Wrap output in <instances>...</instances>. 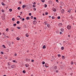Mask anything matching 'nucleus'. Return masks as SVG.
Wrapping results in <instances>:
<instances>
[{
	"instance_id": "f257e3e1",
	"label": "nucleus",
	"mask_w": 76,
	"mask_h": 76,
	"mask_svg": "<svg viewBox=\"0 0 76 76\" xmlns=\"http://www.w3.org/2000/svg\"><path fill=\"white\" fill-rule=\"evenodd\" d=\"M33 24H34V25H36V24L37 23V21L35 20L33 21Z\"/></svg>"
},
{
	"instance_id": "f03ea898",
	"label": "nucleus",
	"mask_w": 76,
	"mask_h": 76,
	"mask_svg": "<svg viewBox=\"0 0 76 76\" xmlns=\"http://www.w3.org/2000/svg\"><path fill=\"white\" fill-rule=\"evenodd\" d=\"M67 28L68 29H71V26L68 25L67 26Z\"/></svg>"
},
{
	"instance_id": "7ed1b4c3",
	"label": "nucleus",
	"mask_w": 76,
	"mask_h": 76,
	"mask_svg": "<svg viewBox=\"0 0 76 76\" xmlns=\"http://www.w3.org/2000/svg\"><path fill=\"white\" fill-rule=\"evenodd\" d=\"M11 67L12 69H14L15 67V65H13L11 66Z\"/></svg>"
},
{
	"instance_id": "20e7f679",
	"label": "nucleus",
	"mask_w": 76,
	"mask_h": 76,
	"mask_svg": "<svg viewBox=\"0 0 76 76\" xmlns=\"http://www.w3.org/2000/svg\"><path fill=\"white\" fill-rule=\"evenodd\" d=\"M26 61L27 62H28V61H31V59H29L28 58H26Z\"/></svg>"
},
{
	"instance_id": "39448f33",
	"label": "nucleus",
	"mask_w": 76,
	"mask_h": 76,
	"mask_svg": "<svg viewBox=\"0 0 76 76\" xmlns=\"http://www.w3.org/2000/svg\"><path fill=\"white\" fill-rule=\"evenodd\" d=\"M61 13H64V9H62L61 10Z\"/></svg>"
},
{
	"instance_id": "423d86ee",
	"label": "nucleus",
	"mask_w": 76,
	"mask_h": 76,
	"mask_svg": "<svg viewBox=\"0 0 76 76\" xmlns=\"http://www.w3.org/2000/svg\"><path fill=\"white\" fill-rule=\"evenodd\" d=\"M26 7V5H23L22 6L23 9H24L25 7Z\"/></svg>"
},
{
	"instance_id": "0eeeda50",
	"label": "nucleus",
	"mask_w": 76,
	"mask_h": 76,
	"mask_svg": "<svg viewBox=\"0 0 76 76\" xmlns=\"http://www.w3.org/2000/svg\"><path fill=\"white\" fill-rule=\"evenodd\" d=\"M54 69L55 70H56L57 69V66H55L54 67Z\"/></svg>"
},
{
	"instance_id": "6e6552de",
	"label": "nucleus",
	"mask_w": 76,
	"mask_h": 76,
	"mask_svg": "<svg viewBox=\"0 0 76 76\" xmlns=\"http://www.w3.org/2000/svg\"><path fill=\"white\" fill-rule=\"evenodd\" d=\"M47 65H48V64H45V67H48V66H47Z\"/></svg>"
},
{
	"instance_id": "1a4fd4ad",
	"label": "nucleus",
	"mask_w": 76,
	"mask_h": 76,
	"mask_svg": "<svg viewBox=\"0 0 76 76\" xmlns=\"http://www.w3.org/2000/svg\"><path fill=\"white\" fill-rule=\"evenodd\" d=\"M46 48V45H45L43 46V48L45 49Z\"/></svg>"
},
{
	"instance_id": "9d476101",
	"label": "nucleus",
	"mask_w": 76,
	"mask_h": 76,
	"mask_svg": "<svg viewBox=\"0 0 76 76\" xmlns=\"http://www.w3.org/2000/svg\"><path fill=\"white\" fill-rule=\"evenodd\" d=\"M26 37H29V34H26Z\"/></svg>"
},
{
	"instance_id": "9b49d317",
	"label": "nucleus",
	"mask_w": 76,
	"mask_h": 76,
	"mask_svg": "<svg viewBox=\"0 0 76 76\" xmlns=\"http://www.w3.org/2000/svg\"><path fill=\"white\" fill-rule=\"evenodd\" d=\"M26 67H29V64H26Z\"/></svg>"
},
{
	"instance_id": "f8f14e48",
	"label": "nucleus",
	"mask_w": 76,
	"mask_h": 76,
	"mask_svg": "<svg viewBox=\"0 0 76 76\" xmlns=\"http://www.w3.org/2000/svg\"><path fill=\"white\" fill-rule=\"evenodd\" d=\"M30 19V18L29 17H27L26 18V19H27V20H29Z\"/></svg>"
},
{
	"instance_id": "ddd939ff",
	"label": "nucleus",
	"mask_w": 76,
	"mask_h": 76,
	"mask_svg": "<svg viewBox=\"0 0 76 76\" xmlns=\"http://www.w3.org/2000/svg\"><path fill=\"white\" fill-rule=\"evenodd\" d=\"M56 9H55V8H53V11H54V12H56Z\"/></svg>"
},
{
	"instance_id": "4468645a",
	"label": "nucleus",
	"mask_w": 76,
	"mask_h": 76,
	"mask_svg": "<svg viewBox=\"0 0 76 76\" xmlns=\"http://www.w3.org/2000/svg\"><path fill=\"white\" fill-rule=\"evenodd\" d=\"M63 25V24L61 23H59L58 24L59 26H62Z\"/></svg>"
},
{
	"instance_id": "2eb2a0df",
	"label": "nucleus",
	"mask_w": 76,
	"mask_h": 76,
	"mask_svg": "<svg viewBox=\"0 0 76 76\" xmlns=\"http://www.w3.org/2000/svg\"><path fill=\"white\" fill-rule=\"evenodd\" d=\"M61 32H64V29L63 28L61 29Z\"/></svg>"
},
{
	"instance_id": "dca6fc26",
	"label": "nucleus",
	"mask_w": 76,
	"mask_h": 76,
	"mask_svg": "<svg viewBox=\"0 0 76 76\" xmlns=\"http://www.w3.org/2000/svg\"><path fill=\"white\" fill-rule=\"evenodd\" d=\"M62 58L63 59H65V56H62Z\"/></svg>"
},
{
	"instance_id": "f3484780",
	"label": "nucleus",
	"mask_w": 76,
	"mask_h": 76,
	"mask_svg": "<svg viewBox=\"0 0 76 76\" xmlns=\"http://www.w3.org/2000/svg\"><path fill=\"white\" fill-rule=\"evenodd\" d=\"M17 40H18V41H19V40H20V38L17 37Z\"/></svg>"
},
{
	"instance_id": "a211bd4d",
	"label": "nucleus",
	"mask_w": 76,
	"mask_h": 76,
	"mask_svg": "<svg viewBox=\"0 0 76 76\" xmlns=\"http://www.w3.org/2000/svg\"><path fill=\"white\" fill-rule=\"evenodd\" d=\"M41 1L42 3H44L45 2V0H41Z\"/></svg>"
},
{
	"instance_id": "6ab92c4d",
	"label": "nucleus",
	"mask_w": 76,
	"mask_h": 76,
	"mask_svg": "<svg viewBox=\"0 0 76 76\" xmlns=\"http://www.w3.org/2000/svg\"><path fill=\"white\" fill-rule=\"evenodd\" d=\"M61 49L62 50H64V47H62L61 48Z\"/></svg>"
},
{
	"instance_id": "aec40b11",
	"label": "nucleus",
	"mask_w": 76,
	"mask_h": 76,
	"mask_svg": "<svg viewBox=\"0 0 76 76\" xmlns=\"http://www.w3.org/2000/svg\"><path fill=\"white\" fill-rule=\"evenodd\" d=\"M47 26L48 27V28H50V24H48L47 25Z\"/></svg>"
},
{
	"instance_id": "412c9836",
	"label": "nucleus",
	"mask_w": 76,
	"mask_h": 76,
	"mask_svg": "<svg viewBox=\"0 0 76 76\" xmlns=\"http://www.w3.org/2000/svg\"><path fill=\"white\" fill-rule=\"evenodd\" d=\"M45 24V25H47V21H45L44 22Z\"/></svg>"
},
{
	"instance_id": "4be33fe9",
	"label": "nucleus",
	"mask_w": 76,
	"mask_h": 76,
	"mask_svg": "<svg viewBox=\"0 0 76 76\" xmlns=\"http://www.w3.org/2000/svg\"><path fill=\"white\" fill-rule=\"evenodd\" d=\"M17 24H19V23H20V21H17Z\"/></svg>"
},
{
	"instance_id": "5701e85b",
	"label": "nucleus",
	"mask_w": 76,
	"mask_h": 76,
	"mask_svg": "<svg viewBox=\"0 0 76 76\" xmlns=\"http://www.w3.org/2000/svg\"><path fill=\"white\" fill-rule=\"evenodd\" d=\"M23 27L25 28H26V24H25V25H24Z\"/></svg>"
},
{
	"instance_id": "b1692460",
	"label": "nucleus",
	"mask_w": 76,
	"mask_h": 76,
	"mask_svg": "<svg viewBox=\"0 0 76 76\" xmlns=\"http://www.w3.org/2000/svg\"><path fill=\"white\" fill-rule=\"evenodd\" d=\"M21 9V8L20 7H19L18 8V10H20Z\"/></svg>"
},
{
	"instance_id": "393cba45",
	"label": "nucleus",
	"mask_w": 76,
	"mask_h": 76,
	"mask_svg": "<svg viewBox=\"0 0 76 76\" xmlns=\"http://www.w3.org/2000/svg\"><path fill=\"white\" fill-rule=\"evenodd\" d=\"M1 4H2V5H3V6H5V4H4L3 3V2H1Z\"/></svg>"
},
{
	"instance_id": "a878e982",
	"label": "nucleus",
	"mask_w": 76,
	"mask_h": 76,
	"mask_svg": "<svg viewBox=\"0 0 76 76\" xmlns=\"http://www.w3.org/2000/svg\"><path fill=\"white\" fill-rule=\"evenodd\" d=\"M9 11H10V12H12V9H9Z\"/></svg>"
},
{
	"instance_id": "bb28decb",
	"label": "nucleus",
	"mask_w": 76,
	"mask_h": 76,
	"mask_svg": "<svg viewBox=\"0 0 76 76\" xmlns=\"http://www.w3.org/2000/svg\"><path fill=\"white\" fill-rule=\"evenodd\" d=\"M15 18H12V20L13 21H15Z\"/></svg>"
},
{
	"instance_id": "cd10ccee",
	"label": "nucleus",
	"mask_w": 76,
	"mask_h": 76,
	"mask_svg": "<svg viewBox=\"0 0 76 76\" xmlns=\"http://www.w3.org/2000/svg\"><path fill=\"white\" fill-rule=\"evenodd\" d=\"M71 12V10H70V9L68 11V12H69V13H70Z\"/></svg>"
},
{
	"instance_id": "c85d7f7f",
	"label": "nucleus",
	"mask_w": 76,
	"mask_h": 76,
	"mask_svg": "<svg viewBox=\"0 0 76 76\" xmlns=\"http://www.w3.org/2000/svg\"><path fill=\"white\" fill-rule=\"evenodd\" d=\"M45 14L46 15H48V12H45Z\"/></svg>"
},
{
	"instance_id": "c756f323",
	"label": "nucleus",
	"mask_w": 76,
	"mask_h": 76,
	"mask_svg": "<svg viewBox=\"0 0 76 76\" xmlns=\"http://www.w3.org/2000/svg\"><path fill=\"white\" fill-rule=\"evenodd\" d=\"M57 18L58 19H60V16H58L57 17Z\"/></svg>"
},
{
	"instance_id": "7c9ffc66",
	"label": "nucleus",
	"mask_w": 76,
	"mask_h": 76,
	"mask_svg": "<svg viewBox=\"0 0 76 76\" xmlns=\"http://www.w3.org/2000/svg\"><path fill=\"white\" fill-rule=\"evenodd\" d=\"M21 20H22V21H24V20H25V18H23L21 19Z\"/></svg>"
},
{
	"instance_id": "2f4dec72",
	"label": "nucleus",
	"mask_w": 76,
	"mask_h": 76,
	"mask_svg": "<svg viewBox=\"0 0 76 76\" xmlns=\"http://www.w3.org/2000/svg\"><path fill=\"white\" fill-rule=\"evenodd\" d=\"M2 47H4V48H6V46H5V45H2Z\"/></svg>"
},
{
	"instance_id": "473e14b6",
	"label": "nucleus",
	"mask_w": 76,
	"mask_h": 76,
	"mask_svg": "<svg viewBox=\"0 0 76 76\" xmlns=\"http://www.w3.org/2000/svg\"><path fill=\"white\" fill-rule=\"evenodd\" d=\"M23 73H26V72L25 71V70H23Z\"/></svg>"
},
{
	"instance_id": "72a5a7b5",
	"label": "nucleus",
	"mask_w": 76,
	"mask_h": 76,
	"mask_svg": "<svg viewBox=\"0 0 76 76\" xmlns=\"http://www.w3.org/2000/svg\"><path fill=\"white\" fill-rule=\"evenodd\" d=\"M42 64H45V62L43 61L42 62Z\"/></svg>"
},
{
	"instance_id": "f704fd0d",
	"label": "nucleus",
	"mask_w": 76,
	"mask_h": 76,
	"mask_svg": "<svg viewBox=\"0 0 76 76\" xmlns=\"http://www.w3.org/2000/svg\"><path fill=\"white\" fill-rule=\"evenodd\" d=\"M33 10H34V11H36V8H33Z\"/></svg>"
},
{
	"instance_id": "c9c22d12",
	"label": "nucleus",
	"mask_w": 76,
	"mask_h": 76,
	"mask_svg": "<svg viewBox=\"0 0 76 76\" xmlns=\"http://www.w3.org/2000/svg\"><path fill=\"white\" fill-rule=\"evenodd\" d=\"M55 18V17H54V16H53L52 17V19H54Z\"/></svg>"
},
{
	"instance_id": "e433bc0d",
	"label": "nucleus",
	"mask_w": 76,
	"mask_h": 76,
	"mask_svg": "<svg viewBox=\"0 0 76 76\" xmlns=\"http://www.w3.org/2000/svg\"><path fill=\"white\" fill-rule=\"evenodd\" d=\"M58 56L59 57H61V55L60 54L58 55Z\"/></svg>"
},
{
	"instance_id": "4c0bfd02",
	"label": "nucleus",
	"mask_w": 76,
	"mask_h": 76,
	"mask_svg": "<svg viewBox=\"0 0 76 76\" xmlns=\"http://www.w3.org/2000/svg\"><path fill=\"white\" fill-rule=\"evenodd\" d=\"M47 7V5L45 4V7Z\"/></svg>"
},
{
	"instance_id": "58836bf2",
	"label": "nucleus",
	"mask_w": 76,
	"mask_h": 76,
	"mask_svg": "<svg viewBox=\"0 0 76 76\" xmlns=\"http://www.w3.org/2000/svg\"><path fill=\"white\" fill-rule=\"evenodd\" d=\"M17 28L18 29H20V27H17Z\"/></svg>"
},
{
	"instance_id": "ea45409f",
	"label": "nucleus",
	"mask_w": 76,
	"mask_h": 76,
	"mask_svg": "<svg viewBox=\"0 0 76 76\" xmlns=\"http://www.w3.org/2000/svg\"><path fill=\"white\" fill-rule=\"evenodd\" d=\"M71 64H73V61H71Z\"/></svg>"
},
{
	"instance_id": "a19ab883",
	"label": "nucleus",
	"mask_w": 76,
	"mask_h": 76,
	"mask_svg": "<svg viewBox=\"0 0 76 76\" xmlns=\"http://www.w3.org/2000/svg\"><path fill=\"white\" fill-rule=\"evenodd\" d=\"M9 31V28H7L6 29V31Z\"/></svg>"
},
{
	"instance_id": "79ce46f5",
	"label": "nucleus",
	"mask_w": 76,
	"mask_h": 76,
	"mask_svg": "<svg viewBox=\"0 0 76 76\" xmlns=\"http://www.w3.org/2000/svg\"><path fill=\"white\" fill-rule=\"evenodd\" d=\"M14 26H16V24H13Z\"/></svg>"
},
{
	"instance_id": "37998d69",
	"label": "nucleus",
	"mask_w": 76,
	"mask_h": 76,
	"mask_svg": "<svg viewBox=\"0 0 76 76\" xmlns=\"http://www.w3.org/2000/svg\"><path fill=\"white\" fill-rule=\"evenodd\" d=\"M1 11H2V12L3 13H4V10H1Z\"/></svg>"
},
{
	"instance_id": "c03bdc74",
	"label": "nucleus",
	"mask_w": 76,
	"mask_h": 76,
	"mask_svg": "<svg viewBox=\"0 0 76 76\" xmlns=\"http://www.w3.org/2000/svg\"><path fill=\"white\" fill-rule=\"evenodd\" d=\"M31 15H32V14H31V13H29V16H31Z\"/></svg>"
},
{
	"instance_id": "a18cd8bd",
	"label": "nucleus",
	"mask_w": 76,
	"mask_h": 76,
	"mask_svg": "<svg viewBox=\"0 0 76 76\" xmlns=\"http://www.w3.org/2000/svg\"><path fill=\"white\" fill-rule=\"evenodd\" d=\"M13 62H14V63H16V61L14 60L12 61Z\"/></svg>"
},
{
	"instance_id": "49530a36",
	"label": "nucleus",
	"mask_w": 76,
	"mask_h": 76,
	"mask_svg": "<svg viewBox=\"0 0 76 76\" xmlns=\"http://www.w3.org/2000/svg\"><path fill=\"white\" fill-rule=\"evenodd\" d=\"M33 18H34V17H33V16H31V19H33Z\"/></svg>"
},
{
	"instance_id": "de8ad7c7",
	"label": "nucleus",
	"mask_w": 76,
	"mask_h": 76,
	"mask_svg": "<svg viewBox=\"0 0 76 76\" xmlns=\"http://www.w3.org/2000/svg\"><path fill=\"white\" fill-rule=\"evenodd\" d=\"M34 20H36L37 19V18L36 17H34Z\"/></svg>"
},
{
	"instance_id": "09e8293b",
	"label": "nucleus",
	"mask_w": 76,
	"mask_h": 76,
	"mask_svg": "<svg viewBox=\"0 0 76 76\" xmlns=\"http://www.w3.org/2000/svg\"><path fill=\"white\" fill-rule=\"evenodd\" d=\"M56 1L57 2V3H58V0H56Z\"/></svg>"
},
{
	"instance_id": "8fccbe9b",
	"label": "nucleus",
	"mask_w": 76,
	"mask_h": 76,
	"mask_svg": "<svg viewBox=\"0 0 76 76\" xmlns=\"http://www.w3.org/2000/svg\"><path fill=\"white\" fill-rule=\"evenodd\" d=\"M19 3L20 4H22V2L20 1L19 2Z\"/></svg>"
},
{
	"instance_id": "3c124183",
	"label": "nucleus",
	"mask_w": 76,
	"mask_h": 76,
	"mask_svg": "<svg viewBox=\"0 0 76 76\" xmlns=\"http://www.w3.org/2000/svg\"><path fill=\"white\" fill-rule=\"evenodd\" d=\"M1 54H4V53H3V52H1Z\"/></svg>"
},
{
	"instance_id": "603ef678",
	"label": "nucleus",
	"mask_w": 76,
	"mask_h": 76,
	"mask_svg": "<svg viewBox=\"0 0 76 76\" xmlns=\"http://www.w3.org/2000/svg\"><path fill=\"white\" fill-rule=\"evenodd\" d=\"M70 74V75H71V76H72V75H73V73H71Z\"/></svg>"
},
{
	"instance_id": "864d4df0",
	"label": "nucleus",
	"mask_w": 76,
	"mask_h": 76,
	"mask_svg": "<svg viewBox=\"0 0 76 76\" xmlns=\"http://www.w3.org/2000/svg\"><path fill=\"white\" fill-rule=\"evenodd\" d=\"M56 73H58V70H56Z\"/></svg>"
},
{
	"instance_id": "5fc2aeb1",
	"label": "nucleus",
	"mask_w": 76,
	"mask_h": 76,
	"mask_svg": "<svg viewBox=\"0 0 76 76\" xmlns=\"http://www.w3.org/2000/svg\"><path fill=\"white\" fill-rule=\"evenodd\" d=\"M34 60H33V59H32L31 60V62H34Z\"/></svg>"
},
{
	"instance_id": "6e6d98bb",
	"label": "nucleus",
	"mask_w": 76,
	"mask_h": 76,
	"mask_svg": "<svg viewBox=\"0 0 76 76\" xmlns=\"http://www.w3.org/2000/svg\"><path fill=\"white\" fill-rule=\"evenodd\" d=\"M33 7H35V6L34 5H33Z\"/></svg>"
},
{
	"instance_id": "4d7b16f0",
	"label": "nucleus",
	"mask_w": 76,
	"mask_h": 76,
	"mask_svg": "<svg viewBox=\"0 0 76 76\" xmlns=\"http://www.w3.org/2000/svg\"><path fill=\"white\" fill-rule=\"evenodd\" d=\"M14 56H17V54H16V53L15 54Z\"/></svg>"
},
{
	"instance_id": "13d9d810",
	"label": "nucleus",
	"mask_w": 76,
	"mask_h": 76,
	"mask_svg": "<svg viewBox=\"0 0 76 76\" xmlns=\"http://www.w3.org/2000/svg\"><path fill=\"white\" fill-rule=\"evenodd\" d=\"M8 66H10V64H9V62L8 63Z\"/></svg>"
},
{
	"instance_id": "bf43d9fd",
	"label": "nucleus",
	"mask_w": 76,
	"mask_h": 76,
	"mask_svg": "<svg viewBox=\"0 0 76 76\" xmlns=\"http://www.w3.org/2000/svg\"><path fill=\"white\" fill-rule=\"evenodd\" d=\"M34 4H36V2H34V3H33Z\"/></svg>"
},
{
	"instance_id": "052dcab7",
	"label": "nucleus",
	"mask_w": 76,
	"mask_h": 76,
	"mask_svg": "<svg viewBox=\"0 0 76 76\" xmlns=\"http://www.w3.org/2000/svg\"><path fill=\"white\" fill-rule=\"evenodd\" d=\"M62 34V32H60V34Z\"/></svg>"
},
{
	"instance_id": "680f3d73",
	"label": "nucleus",
	"mask_w": 76,
	"mask_h": 76,
	"mask_svg": "<svg viewBox=\"0 0 76 76\" xmlns=\"http://www.w3.org/2000/svg\"><path fill=\"white\" fill-rule=\"evenodd\" d=\"M30 69V68L28 67V70H29Z\"/></svg>"
},
{
	"instance_id": "e2e57ef3",
	"label": "nucleus",
	"mask_w": 76,
	"mask_h": 76,
	"mask_svg": "<svg viewBox=\"0 0 76 76\" xmlns=\"http://www.w3.org/2000/svg\"><path fill=\"white\" fill-rule=\"evenodd\" d=\"M4 38H6V35H4Z\"/></svg>"
},
{
	"instance_id": "0e129e2a",
	"label": "nucleus",
	"mask_w": 76,
	"mask_h": 76,
	"mask_svg": "<svg viewBox=\"0 0 76 76\" xmlns=\"http://www.w3.org/2000/svg\"><path fill=\"white\" fill-rule=\"evenodd\" d=\"M73 69H74L73 68H72V69H71L72 70H73Z\"/></svg>"
},
{
	"instance_id": "69168bd1",
	"label": "nucleus",
	"mask_w": 76,
	"mask_h": 76,
	"mask_svg": "<svg viewBox=\"0 0 76 76\" xmlns=\"http://www.w3.org/2000/svg\"><path fill=\"white\" fill-rule=\"evenodd\" d=\"M17 17H19V18H20V16H18Z\"/></svg>"
},
{
	"instance_id": "338daca9",
	"label": "nucleus",
	"mask_w": 76,
	"mask_h": 76,
	"mask_svg": "<svg viewBox=\"0 0 76 76\" xmlns=\"http://www.w3.org/2000/svg\"><path fill=\"white\" fill-rule=\"evenodd\" d=\"M3 19H5V17H3Z\"/></svg>"
},
{
	"instance_id": "774afa93",
	"label": "nucleus",
	"mask_w": 76,
	"mask_h": 76,
	"mask_svg": "<svg viewBox=\"0 0 76 76\" xmlns=\"http://www.w3.org/2000/svg\"><path fill=\"white\" fill-rule=\"evenodd\" d=\"M3 76H6V75H4Z\"/></svg>"
}]
</instances>
